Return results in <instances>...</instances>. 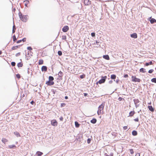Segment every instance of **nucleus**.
I'll list each match as a JSON object with an SVG mask.
<instances>
[{
	"instance_id": "54",
	"label": "nucleus",
	"mask_w": 156,
	"mask_h": 156,
	"mask_svg": "<svg viewBox=\"0 0 156 156\" xmlns=\"http://www.w3.org/2000/svg\"><path fill=\"white\" fill-rule=\"evenodd\" d=\"M98 43H99V42H98L97 41H96V43H94V44H95V43H96V44H98Z\"/></svg>"
},
{
	"instance_id": "30",
	"label": "nucleus",
	"mask_w": 156,
	"mask_h": 156,
	"mask_svg": "<svg viewBox=\"0 0 156 156\" xmlns=\"http://www.w3.org/2000/svg\"><path fill=\"white\" fill-rule=\"evenodd\" d=\"M62 37V39L63 40H66V35H63Z\"/></svg>"
},
{
	"instance_id": "16",
	"label": "nucleus",
	"mask_w": 156,
	"mask_h": 156,
	"mask_svg": "<svg viewBox=\"0 0 156 156\" xmlns=\"http://www.w3.org/2000/svg\"><path fill=\"white\" fill-rule=\"evenodd\" d=\"M135 114V112L134 111H131L129 113V116H133Z\"/></svg>"
},
{
	"instance_id": "58",
	"label": "nucleus",
	"mask_w": 156,
	"mask_h": 156,
	"mask_svg": "<svg viewBox=\"0 0 156 156\" xmlns=\"http://www.w3.org/2000/svg\"><path fill=\"white\" fill-rule=\"evenodd\" d=\"M118 82H119V80H116V82L117 83H118Z\"/></svg>"
},
{
	"instance_id": "21",
	"label": "nucleus",
	"mask_w": 156,
	"mask_h": 156,
	"mask_svg": "<svg viewBox=\"0 0 156 156\" xmlns=\"http://www.w3.org/2000/svg\"><path fill=\"white\" fill-rule=\"evenodd\" d=\"M58 76L60 77H62L63 75V73L61 71H60L58 73Z\"/></svg>"
},
{
	"instance_id": "36",
	"label": "nucleus",
	"mask_w": 156,
	"mask_h": 156,
	"mask_svg": "<svg viewBox=\"0 0 156 156\" xmlns=\"http://www.w3.org/2000/svg\"><path fill=\"white\" fill-rule=\"evenodd\" d=\"M11 64L12 66H15L16 63L14 62H11Z\"/></svg>"
},
{
	"instance_id": "15",
	"label": "nucleus",
	"mask_w": 156,
	"mask_h": 156,
	"mask_svg": "<svg viewBox=\"0 0 156 156\" xmlns=\"http://www.w3.org/2000/svg\"><path fill=\"white\" fill-rule=\"evenodd\" d=\"M43 153L40 151H37L36 152V154L38 156H41L43 154Z\"/></svg>"
},
{
	"instance_id": "31",
	"label": "nucleus",
	"mask_w": 156,
	"mask_h": 156,
	"mask_svg": "<svg viewBox=\"0 0 156 156\" xmlns=\"http://www.w3.org/2000/svg\"><path fill=\"white\" fill-rule=\"evenodd\" d=\"M145 69L143 68H141L140 69V71L142 73H144L145 71H144Z\"/></svg>"
},
{
	"instance_id": "55",
	"label": "nucleus",
	"mask_w": 156,
	"mask_h": 156,
	"mask_svg": "<svg viewBox=\"0 0 156 156\" xmlns=\"http://www.w3.org/2000/svg\"><path fill=\"white\" fill-rule=\"evenodd\" d=\"M65 99H67L68 98V97L67 96H65Z\"/></svg>"
},
{
	"instance_id": "45",
	"label": "nucleus",
	"mask_w": 156,
	"mask_h": 156,
	"mask_svg": "<svg viewBox=\"0 0 156 156\" xmlns=\"http://www.w3.org/2000/svg\"><path fill=\"white\" fill-rule=\"evenodd\" d=\"M16 135L17 136H20V133H18V132H16Z\"/></svg>"
},
{
	"instance_id": "32",
	"label": "nucleus",
	"mask_w": 156,
	"mask_h": 156,
	"mask_svg": "<svg viewBox=\"0 0 156 156\" xmlns=\"http://www.w3.org/2000/svg\"><path fill=\"white\" fill-rule=\"evenodd\" d=\"M151 81L154 83H156V78H154L151 80Z\"/></svg>"
},
{
	"instance_id": "6",
	"label": "nucleus",
	"mask_w": 156,
	"mask_h": 156,
	"mask_svg": "<svg viewBox=\"0 0 156 156\" xmlns=\"http://www.w3.org/2000/svg\"><path fill=\"white\" fill-rule=\"evenodd\" d=\"M102 78L103 79L100 80L98 81V83L99 84H101L104 83L106 79L107 78V76H105L104 77H103Z\"/></svg>"
},
{
	"instance_id": "18",
	"label": "nucleus",
	"mask_w": 156,
	"mask_h": 156,
	"mask_svg": "<svg viewBox=\"0 0 156 156\" xmlns=\"http://www.w3.org/2000/svg\"><path fill=\"white\" fill-rule=\"evenodd\" d=\"M132 134L133 136H136L137 134V133L136 131L135 130H133L132 132Z\"/></svg>"
},
{
	"instance_id": "53",
	"label": "nucleus",
	"mask_w": 156,
	"mask_h": 156,
	"mask_svg": "<svg viewBox=\"0 0 156 156\" xmlns=\"http://www.w3.org/2000/svg\"><path fill=\"white\" fill-rule=\"evenodd\" d=\"M34 102L32 101L31 102H30V103L32 104V105H33L34 104Z\"/></svg>"
},
{
	"instance_id": "24",
	"label": "nucleus",
	"mask_w": 156,
	"mask_h": 156,
	"mask_svg": "<svg viewBox=\"0 0 156 156\" xmlns=\"http://www.w3.org/2000/svg\"><path fill=\"white\" fill-rule=\"evenodd\" d=\"M18 48V46H14L12 47L11 48L12 50H15L17 49Z\"/></svg>"
},
{
	"instance_id": "33",
	"label": "nucleus",
	"mask_w": 156,
	"mask_h": 156,
	"mask_svg": "<svg viewBox=\"0 0 156 156\" xmlns=\"http://www.w3.org/2000/svg\"><path fill=\"white\" fill-rule=\"evenodd\" d=\"M14 147H16V146L15 145H10L9 146V147L10 148H12Z\"/></svg>"
},
{
	"instance_id": "29",
	"label": "nucleus",
	"mask_w": 156,
	"mask_h": 156,
	"mask_svg": "<svg viewBox=\"0 0 156 156\" xmlns=\"http://www.w3.org/2000/svg\"><path fill=\"white\" fill-rule=\"evenodd\" d=\"M85 75L84 74H83L81 75L80 76V77L81 79H83L85 77Z\"/></svg>"
},
{
	"instance_id": "7",
	"label": "nucleus",
	"mask_w": 156,
	"mask_h": 156,
	"mask_svg": "<svg viewBox=\"0 0 156 156\" xmlns=\"http://www.w3.org/2000/svg\"><path fill=\"white\" fill-rule=\"evenodd\" d=\"M84 3L85 5H89L91 4V1L89 0H84Z\"/></svg>"
},
{
	"instance_id": "12",
	"label": "nucleus",
	"mask_w": 156,
	"mask_h": 156,
	"mask_svg": "<svg viewBox=\"0 0 156 156\" xmlns=\"http://www.w3.org/2000/svg\"><path fill=\"white\" fill-rule=\"evenodd\" d=\"M148 108L150 111H151V112H153L154 111V109L153 108L152 106H148Z\"/></svg>"
},
{
	"instance_id": "35",
	"label": "nucleus",
	"mask_w": 156,
	"mask_h": 156,
	"mask_svg": "<svg viewBox=\"0 0 156 156\" xmlns=\"http://www.w3.org/2000/svg\"><path fill=\"white\" fill-rule=\"evenodd\" d=\"M58 55L61 56L62 55V53L61 51H58Z\"/></svg>"
},
{
	"instance_id": "5",
	"label": "nucleus",
	"mask_w": 156,
	"mask_h": 156,
	"mask_svg": "<svg viewBox=\"0 0 156 156\" xmlns=\"http://www.w3.org/2000/svg\"><path fill=\"white\" fill-rule=\"evenodd\" d=\"M51 125L54 126H57L58 125V122L55 119H53L51 121Z\"/></svg>"
},
{
	"instance_id": "43",
	"label": "nucleus",
	"mask_w": 156,
	"mask_h": 156,
	"mask_svg": "<svg viewBox=\"0 0 156 156\" xmlns=\"http://www.w3.org/2000/svg\"><path fill=\"white\" fill-rule=\"evenodd\" d=\"M20 55V52H19V53H17L16 54V56L17 57V56H19Z\"/></svg>"
},
{
	"instance_id": "49",
	"label": "nucleus",
	"mask_w": 156,
	"mask_h": 156,
	"mask_svg": "<svg viewBox=\"0 0 156 156\" xmlns=\"http://www.w3.org/2000/svg\"><path fill=\"white\" fill-rule=\"evenodd\" d=\"M21 41H22V40H20L16 42L18 44V43H20L21 42Z\"/></svg>"
},
{
	"instance_id": "3",
	"label": "nucleus",
	"mask_w": 156,
	"mask_h": 156,
	"mask_svg": "<svg viewBox=\"0 0 156 156\" xmlns=\"http://www.w3.org/2000/svg\"><path fill=\"white\" fill-rule=\"evenodd\" d=\"M105 105V103H102L99 106L98 108V110L97 111V113L98 115H99L101 114V111L103 110Z\"/></svg>"
},
{
	"instance_id": "40",
	"label": "nucleus",
	"mask_w": 156,
	"mask_h": 156,
	"mask_svg": "<svg viewBox=\"0 0 156 156\" xmlns=\"http://www.w3.org/2000/svg\"><path fill=\"white\" fill-rule=\"evenodd\" d=\"M134 120L135 122H138L139 121V120L138 118H136L134 119Z\"/></svg>"
},
{
	"instance_id": "26",
	"label": "nucleus",
	"mask_w": 156,
	"mask_h": 156,
	"mask_svg": "<svg viewBox=\"0 0 156 156\" xmlns=\"http://www.w3.org/2000/svg\"><path fill=\"white\" fill-rule=\"evenodd\" d=\"M116 76L115 75H111V78L112 79H115L116 78Z\"/></svg>"
},
{
	"instance_id": "38",
	"label": "nucleus",
	"mask_w": 156,
	"mask_h": 156,
	"mask_svg": "<svg viewBox=\"0 0 156 156\" xmlns=\"http://www.w3.org/2000/svg\"><path fill=\"white\" fill-rule=\"evenodd\" d=\"M27 49L29 50H32V48L31 47H28L27 48Z\"/></svg>"
},
{
	"instance_id": "42",
	"label": "nucleus",
	"mask_w": 156,
	"mask_h": 156,
	"mask_svg": "<svg viewBox=\"0 0 156 156\" xmlns=\"http://www.w3.org/2000/svg\"><path fill=\"white\" fill-rule=\"evenodd\" d=\"M127 128L128 127L127 126H124L123 127V129L125 130H126Z\"/></svg>"
},
{
	"instance_id": "60",
	"label": "nucleus",
	"mask_w": 156,
	"mask_h": 156,
	"mask_svg": "<svg viewBox=\"0 0 156 156\" xmlns=\"http://www.w3.org/2000/svg\"><path fill=\"white\" fill-rule=\"evenodd\" d=\"M148 104H149V105H151V102L150 103H149Z\"/></svg>"
},
{
	"instance_id": "52",
	"label": "nucleus",
	"mask_w": 156,
	"mask_h": 156,
	"mask_svg": "<svg viewBox=\"0 0 156 156\" xmlns=\"http://www.w3.org/2000/svg\"><path fill=\"white\" fill-rule=\"evenodd\" d=\"M90 139H88L87 140V143L89 144L90 143Z\"/></svg>"
},
{
	"instance_id": "11",
	"label": "nucleus",
	"mask_w": 156,
	"mask_h": 156,
	"mask_svg": "<svg viewBox=\"0 0 156 156\" xmlns=\"http://www.w3.org/2000/svg\"><path fill=\"white\" fill-rule=\"evenodd\" d=\"M41 70L42 71H47V67L45 66H43L41 67Z\"/></svg>"
},
{
	"instance_id": "22",
	"label": "nucleus",
	"mask_w": 156,
	"mask_h": 156,
	"mask_svg": "<svg viewBox=\"0 0 156 156\" xmlns=\"http://www.w3.org/2000/svg\"><path fill=\"white\" fill-rule=\"evenodd\" d=\"M23 66V64L21 62H19L17 64V66L18 67H21Z\"/></svg>"
},
{
	"instance_id": "28",
	"label": "nucleus",
	"mask_w": 156,
	"mask_h": 156,
	"mask_svg": "<svg viewBox=\"0 0 156 156\" xmlns=\"http://www.w3.org/2000/svg\"><path fill=\"white\" fill-rule=\"evenodd\" d=\"M12 38L13 40V41L14 42H15L16 40V36L15 35H14L12 37Z\"/></svg>"
},
{
	"instance_id": "39",
	"label": "nucleus",
	"mask_w": 156,
	"mask_h": 156,
	"mask_svg": "<svg viewBox=\"0 0 156 156\" xmlns=\"http://www.w3.org/2000/svg\"><path fill=\"white\" fill-rule=\"evenodd\" d=\"M154 71L152 69H150V70H149L148 71V73H152L153 71Z\"/></svg>"
},
{
	"instance_id": "25",
	"label": "nucleus",
	"mask_w": 156,
	"mask_h": 156,
	"mask_svg": "<svg viewBox=\"0 0 156 156\" xmlns=\"http://www.w3.org/2000/svg\"><path fill=\"white\" fill-rule=\"evenodd\" d=\"M16 30V26L15 25H14L13 26V28H12V33H14L15 32V30Z\"/></svg>"
},
{
	"instance_id": "14",
	"label": "nucleus",
	"mask_w": 156,
	"mask_h": 156,
	"mask_svg": "<svg viewBox=\"0 0 156 156\" xmlns=\"http://www.w3.org/2000/svg\"><path fill=\"white\" fill-rule=\"evenodd\" d=\"M103 57L104 58L108 60L109 59V57L108 55H104L103 56Z\"/></svg>"
},
{
	"instance_id": "17",
	"label": "nucleus",
	"mask_w": 156,
	"mask_h": 156,
	"mask_svg": "<svg viewBox=\"0 0 156 156\" xmlns=\"http://www.w3.org/2000/svg\"><path fill=\"white\" fill-rule=\"evenodd\" d=\"M91 123L93 124L97 122V120L95 119H93L92 120L90 121Z\"/></svg>"
},
{
	"instance_id": "50",
	"label": "nucleus",
	"mask_w": 156,
	"mask_h": 156,
	"mask_svg": "<svg viewBox=\"0 0 156 156\" xmlns=\"http://www.w3.org/2000/svg\"><path fill=\"white\" fill-rule=\"evenodd\" d=\"M140 154L139 153H137L136 154L135 156H140Z\"/></svg>"
},
{
	"instance_id": "1",
	"label": "nucleus",
	"mask_w": 156,
	"mask_h": 156,
	"mask_svg": "<svg viewBox=\"0 0 156 156\" xmlns=\"http://www.w3.org/2000/svg\"><path fill=\"white\" fill-rule=\"evenodd\" d=\"M19 16L20 20L24 22H27L28 19V15H23L20 12L19 13Z\"/></svg>"
},
{
	"instance_id": "48",
	"label": "nucleus",
	"mask_w": 156,
	"mask_h": 156,
	"mask_svg": "<svg viewBox=\"0 0 156 156\" xmlns=\"http://www.w3.org/2000/svg\"><path fill=\"white\" fill-rule=\"evenodd\" d=\"M124 77L125 78H127L128 77V74H126L124 76Z\"/></svg>"
},
{
	"instance_id": "56",
	"label": "nucleus",
	"mask_w": 156,
	"mask_h": 156,
	"mask_svg": "<svg viewBox=\"0 0 156 156\" xmlns=\"http://www.w3.org/2000/svg\"><path fill=\"white\" fill-rule=\"evenodd\" d=\"M87 93H85L84 94V96H86L87 95Z\"/></svg>"
},
{
	"instance_id": "51",
	"label": "nucleus",
	"mask_w": 156,
	"mask_h": 156,
	"mask_svg": "<svg viewBox=\"0 0 156 156\" xmlns=\"http://www.w3.org/2000/svg\"><path fill=\"white\" fill-rule=\"evenodd\" d=\"M122 98L121 97H119V101H121L122 100Z\"/></svg>"
},
{
	"instance_id": "57",
	"label": "nucleus",
	"mask_w": 156,
	"mask_h": 156,
	"mask_svg": "<svg viewBox=\"0 0 156 156\" xmlns=\"http://www.w3.org/2000/svg\"><path fill=\"white\" fill-rule=\"evenodd\" d=\"M2 51H0V55H1L2 54Z\"/></svg>"
},
{
	"instance_id": "62",
	"label": "nucleus",
	"mask_w": 156,
	"mask_h": 156,
	"mask_svg": "<svg viewBox=\"0 0 156 156\" xmlns=\"http://www.w3.org/2000/svg\"><path fill=\"white\" fill-rule=\"evenodd\" d=\"M93 6H94V5H93ZM93 8H94V7H93Z\"/></svg>"
},
{
	"instance_id": "9",
	"label": "nucleus",
	"mask_w": 156,
	"mask_h": 156,
	"mask_svg": "<svg viewBox=\"0 0 156 156\" xmlns=\"http://www.w3.org/2000/svg\"><path fill=\"white\" fill-rule=\"evenodd\" d=\"M131 37L134 38H136L137 37V34L136 33H134L130 35Z\"/></svg>"
},
{
	"instance_id": "34",
	"label": "nucleus",
	"mask_w": 156,
	"mask_h": 156,
	"mask_svg": "<svg viewBox=\"0 0 156 156\" xmlns=\"http://www.w3.org/2000/svg\"><path fill=\"white\" fill-rule=\"evenodd\" d=\"M129 151L131 154H133L134 152L133 149H130Z\"/></svg>"
},
{
	"instance_id": "2",
	"label": "nucleus",
	"mask_w": 156,
	"mask_h": 156,
	"mask_svg": "<svg viewBox=\"0 0 156 156\" xmlns=\"http://www.w3.org/2000/svg\"><path fill=\"white\" fill-rule=\"evenodd\" d=\"M49 80L47 81L46 84L48 86H51L53 85L54 84V82L53 81L54 78L53 76H50L48 78Z\"/></svg>"
},
{
	"instance_id": "44",
	"label": "nucleus",
	"mask_w": 156,
	"mask_h": 156,
	"mask_svg": "<svg viewBox=\"0 0 156 156\" xmlns=\"http://www.w3.org/2000/svg\"><path fill=\"white\" fill-rule=\"evenodd\" d=\"M21 40H22V41H23V42H25L26 41V38H24Z\"/></svg>"
},
{
	"instance_id": "19",
	"label": "nucleus",
	"mask_w": 156,
	"mask_h": 156,
	"mask_svg": "<svg viewBox=\"0 0 156 156\" xmlns=\"http://www.w3.org/2000/svg\"><path fill=\"white\" fill-rule=\"evenodd\" d=\"M75 124L76 127L78 128L79 127L80 125L77 122H75Z\"/></svg>"
},
{
	"instance_id": "47",
	"label": "nucleus",
	"mask_w": 156,
	"mask_h": 156,
	"mask_svg": "<svg viewBox=\"0 0 156 156\" xmlns=\"http://www.w3.org/2000/svg\"><path fill=\"white\" fill-rule=\"evenodd\" d=\"M105 156H113V154H111L110 155H108L107 154H105Z\"/></svg>"
},
{
	"instance_id": "27",
	"label": "nucleus",
	"mask_w": 156,
	"mask_h": 156,
	"mask_svg": "<svg viewBox=\"0 0 156 156\" xmlns=\"http://www.w3.org/2000/svg\"><path fill=\"white\" fill-rule=\"evenodd\" d=\"M25 2V6L26 7H27V5L29 3V1H24Z\"/></svg>"
},
{
	"instance_id": "8",
	"label": "nucleus",
	"mask_w": 156,
	"mask_h": 156,
	"mask_svg": "<svg viewBox=\"0 0 156 156\" xmlns=\"http://www.w3.org/2000/svg\"><path fill=\"white\" fill-rule=\"evenodd\" d=\"M69 30V27L67 26H64L62 29V31L64 32H67Z\"/></svg>"
},
{
	"instance_id": "10",
	"label": "nucleus",
	"mask_w": 156,
	"mask_h": 156,
	"mask_svg": "<svg viewBox=\"0 0 156 156\" xmlns=\"http://www.w3.org/2000/svg\"><path fill=\"white\" fill-rule=\"evenodd\" d=\"M149 19H151L150 20L151 23L153 24L154 23H156V20L154 18H151V17H150Z\"/></svg>"
},
{
	"instance_id": "46",
	"label": "nucleus",
	"mask_w": 156,
	"mask_h": 156,
	"mask_svg": "<svg viewBox=\"0 0 156 156\" xmlns=\"http://www.w3.org/2000/svg\"><path fill=\"white\" fill-rule=\"evenodd\" d=\"M59 119L60 121H62L63 119V118L62 116H61L59 118Z\"/></svg>"
},
{
	"instance_id": "13",
	"label": "nucleus",
	"mask_w": 156,
	"mask_h": 156,
	"mask_svg": "<svg viewBox=\"0 0 156 156\" xmlns=\"http://www.w3.org/2000/svg\"><path fill=\"white\" fill-rule=\"evenodd\" d=\"M2 141L3 143L5 144L6 142H7L8 141V140L7 139L3 138L2 140Z\"/></svg>"
},
{
	"instance_id": "59",
	"label": "nucleus",
	"mask_w": 156,
	"mask_h": 156,
	"mask_svg": "<svg viewBox=\"0 0 156 156\" xmlns=\"http://www.w3.org/2000/svg\"><path fill=\"white\" fill-rule=\"evenodd\" d=\"M65 105V104L64 103H62L61 104V106H62V105Z\"/></svg>"
},
{
	"instance_id": "61",
	"label": "nucleus",
	"mask_w": 156,
	"mask_h": 156,
	"mask_svg": "<svg viewBox=\"0 0 156 156\" xmlns=\"http://www.w3.org/2000/svg\"><path fill=\"white\" fill-rule=\"evenodd\" d=\"M93 7V5H92L91 6V9H92V7ZM92 9L91 10V11H92Z\"/></svg>"
},
{
	"instance_id": "37",
	"label": "nucleus",
	"mask_w": 156,
	"mask_h": 156,
	"mask_svg": "<svg viewBox=\"0 0 156 156\" xmlns=\"http://www.w3.org/2000/svg\"><path fill=\"white\" fill-rule=\"evenodd\" d=\"M16 77L18 79H20V75L19 74H16Z\"/></svg>"
},
{
	"instance_id": "23",
	"label": "nucleus",
	"mask_w": 156,
	"mask_h": 156,
	"mask_svg": "<svg viewBox=\"0 0 156 156\" xmlns=\"http://www.w3.org/2000/svg\"><path fill=\"white\" fill-rule=\"evenodd\" d=\"M153 63L152 61H150L149 63H145V65L147 66H149V65H151L153 64Z\"/></svg>"
},
{
	"instance_id": "4",
	"label": "nucleus",
	"mask_w": 156,
	"mask_h": 156,
	"mask_svg": "<svg viewBox=\"0 0 156 156\" xmlns=\"http://www.w3.org/2000/svg\"><path fill=\"white\" fill-rule=\"evenodd\" d=\"M131 78L132 82H140V80L139 78H137L135 76H132Z\"/></svg>"
},
{
	"instance_id": "41",
	"label": "nucleus",
	"mask_w": 156,
	"mask_h": 156,
	"mask_svg": "<svg viewBox=\"0 0 156 156\" xmlns=\"http://www.w3.org/2000/svg\"><path fill=\"white\" fill-rule=\"evenodd\" d=\"M91 35L92 37L95 36V33H91Z\"/></svg>"
},
{
	"instance_id": "20",
	"label": "nucleus",
	"mask_w": 156,
	"mask_h": 156,
	"mask_svg": "<svg viewBox=\"0 0 156 156\" xmlns=\"http://www.w3.org/2000/svg\"><path fill=\"white\" fill-rule=\"evenodd\" d=\"M44 61L42 59H40L39 61L38 64L39 65H42L43 64Z\"/></svg>"
}]
</instances>
